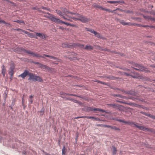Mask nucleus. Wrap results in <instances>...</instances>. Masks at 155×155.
Masks as SVG:
<instances>
[{"label":"nucleus","instance_id":"nucleus-1","mask_svg":"<svg viewBox=\"0 0 155 155\" xmlns=\"http://www.w3.org/2000/svg\"><path fill=\"white\" fill-rule=\"evenodd\" d=\"M132 66L131 68L139 71L144 72L145 73H149L150 71L147 67L144 66L143 64L136 63L133 61L130 62Z\"/></svg>","mask_w":155,"mask_h":155},{"label":"nucleus","instance_id":"nucleus-2","mask_svg":"<svg viewBox=\"0 0 155 155\" xmlns=\"http://www.w3.org/2000/svg\"><path fill=\"white\" fill-rule=\"evenodd\" d=\"M13 51L18 53H21V52H24L28 53L29 54L32 55L33 57H35L38 58H44L40 54L37 53H34L33 52H31L29 50H27L23 48L17 47L14 49Z\"/></svg>","mask_w":155,"mask_h":155},{"label":"nucleus","instance_id":"nucleus-3","mask_svg":"<svg viewBox=\"0 0 155 155\" xmlns=\"http://www.w3.org/2000/svg\"><path fill=\"white\" fill-rule=\"evenodd\" d=\"M126 124H127L128 125L131 126V127H135L138 128L139 130H141L143 131H147L152 132V129H149L143 126H139L137 124L138 123H134L133 121H126Z\"/></svg>","mask_w":155,"mask_h":155},{"label":"nucleus","instance_id":"nucleus-4","mask_svg":"<svg viewBox=\"0 0 155 155\" xmlns=\"http://www.w3.org/2000/svg\"><path fill=\"white\" fill-rule=\"evenodd\" d=\"M28 76L29 77L28 78V80L31 81L35 82L38 81L40 82H42L43 81V79L40 77L37 76L32 73L30 72Z\"/></svg>","mask_w":155,"mask_h":155},{"label":"nucleus","instance_id":"nucleus-5","mask_svg":"<svg viewBox=\"0 0 155 155\" xmlns=\"http://www.w3.org/2000/svg\"><path fill=\"white\" fill-rule=\"evenodd\" d=\"M85 30L87 31H90V32L93 33L96 37L99 38L103 40L105 39V38L104 37H103L102 35H100L99 33H98L97 32L95 31L93 29L87 28H85Z\"/></svg>","mask_w":155,"mask_h":155},{"label":"nucleus","instance_id":"nucleus-6","mask_svg":"<svg viewBox=\"0 0 155 155\" xmlns=\"http://www.w3.org/2000/svg\"><path fill=\"white\" fill-rule=\"evenodd\" d=\"M75 15H76V16L80 18V21L83 23H86L90 20L89 18H88L85 17L81 15L78 13H75Z\"/></svg>","mask_w":155,"mask_h":155},{"label":"nucleus","instance_id":"nucleus-7","mask_svg":"<svg viewBox=\"0 0 155 155\" xmlns=\"http://www.w3.org/2000/svg\"><path fill=\"white\" fill-rule=\"evenodd\" d=\"M67 48H72L73 47L76 46L79 47L81 48H84V45L83 44L76 43H67Z\"/></svg>","mask_w":155,"mask_h":155},{"label":"nucleus","instance_id":"nucleus-8","mask_svg":"<svg viewBox=\"0 0 155 155\" xmlns=\"http://www.w3.org/2000/svg\"><path fill=\"white\" fill-rule=\"evenodd\" d=\"M107 105L108 106L111 107L113 108L117 109L119 110H121V108L122 107V106L118 104H107Z\"/></svg>","mask_w":155,"mask_h":155},{"label":"nucleus","instance_id":"nucleus-9","mask_svg":"<svg viewBox=\"0 0 155 155\" xmlns=\"http://www.w3.org/2000/svg\"><path fill=\"white\" fill-rule=\"evenodd\" d=\"M46 14L49 16L47 17V18L50 19L51 21H53L56 23L58 20L57 19H58V18H56L55 16L54 15L52 14H51L49 12L46 13Z\"/></svg>","mask_w":155,"mask_h":155},{"label":"nucleus","instance_id":"nucleus-10","mask_svg":"<svg viewBox=\"0 0 155 155\" xmlns=\"http://www.w3.org/2000/svg\"><path fill=\"white\" fill-rule=\"evenodd\" d=\"M29 72H30L28 71L27 70H25L24 72L21 74L18 75V77H21L23 79L25 78L27 75H28V76Z\"/></svg>","mask_w":155,"mask_h":155},{"label":"nucleus","instance_id":"nucleus-11","mask_svg":"<svg viewBox=\"0 0 155 155\" xmlns=\"http://www.w3.org/2000/svg\"><path fill=\"white\" fill-rule=\"evenodd\" d=\"M119 22L123 25H135V23H132L130 22H126L124 20H119Z\"/></svg>","mask_w":155,"mask_h":155},{"label":"nucleus","instance_id":"nucleus-12","mask_svg":"<svg viewBox=\"0 0 155 155\" xmlns=\"http://www.w3.org/2000/svg\"><path fill=\"white\" fill-rule=\"evenodd\" d=\"M36 36H38L43 40H45L47 37V36H45V34L44 33H41L40 32H36Z\"/></svg>","mask_w":155,"mask_h":155},{"label":"nucleus","instance_id":"nucleus-13","mask_svg":"<svg viewBox=\"0 0 155 155\" xmlns=\"http://www.w3.org/2000/svg\"><path fill=\"white\" fill-rule=\"evenodd\" d=\"M23 32L28 35L31 38H35L38 39V38L37 37L36 35H35L33 33H30L26 31H23Z\"/></svg>","mask_w":155,"mask_h":155},{"label":"nucleus","instance_id":"nucleus-14","mask_svg":"<svg viewBox=\"0 0 155 155\" xmlns=\"http://www.w3.org/2000/svg\"><path fill=\"white\" fill-rule=\"evenodd\" d=\"M140 113L143 115H146V116H148L150 117L153 119H155V116L151 115L150 114L147 113L146 112H144L143 111H141Z\"/></svg>","mask_w":155,"mask_h":155},{"label":"nucleus","instance_id":"nucleus-15","mask_svg":"<svg viewBox=\"0 0 155 155\" xmlns=\"http://www.w3.org/2000/svg\"><path fill=\"white\" fill-rule=\"evenodd\" d=\"M15 68L14 64H12L10 66V71L8 72V74L13 73L14 74L15 72L14 71V69Z\"/></svg>","mask_w":155,"mask_h":155},{"label":"nucleus","instance_id":"nucleus-16","mask_svg":"<svg viewBox=\"0 0 155 155\" xmlns=\"http://www.w3.org/2000/svg\"><path fill=\"white\" fill-rule=\"evenodd\" d=\"M57 21L56 22V23L57 24H60V23H62L64 24H65L66 25H67V26H69L70 25V23H67L66 22H65V21H64L60 19H59V18L58 19H57Z\"/></svg>","mask_w":155,"mask_h":155},{"label":"nucleus","instance_id":"nucleus-17","mask_svg":"<svg viewBox=\"0 0 155 155\" xmlns=\"http://www.w3.org/2000/svg\"><path fill=\"white\" fill-rule=\"evenodd\" d=\"M1 68H2V74L3 77L5 76V75L6 73V68L5 66L4 65H3L1 66Z\"/></svg>","mask_w":155,"mask_h":155},{"label":"nucleus","instance_id":"nucleus-18","mask_svg":"<svg viewBox=\"0 0 155 155\" xmlns=\"http://www.w3.org/2000/svg\"><path fill=\"white\" fill-rule=\"evenodd\" d=\"M93 107L86 106L84 108V110L87 112L92 111Z\"/></svg>","mask_w":155,"mask_h":155},{"label":"nucleus","instance_id":"nucleus-19","mask_svg":"<svg viewBox=\"0 0 155 155\" xmlns=\"http://www.w3.org/2000/svg\"><path fill=\"white\" fill-rule=\"evenodd\" d=\"M61 10L63 11L62 12H64V15L65 14L66 12H67L72 15H75V13L69 12V11H68L66 8H61Z\"/></svg>","mask_w":155,"mask_h":155},{"label":"nucleus","instance_id":"nucleus-20","mask_svg":"<svg viewBox=\"0 0 155 155\" xmlns=\"http://www.w3.org/2000/svg\"><path fill=\"white\" fill-rule=\"evenodd\" d=\"M112 95L114 97H117L120 98H125L126 97L124 96H123L122 95L120 94H113Z\"/></svg>","mask_w":155,"mask_h":155},{"label":"nucleus","instance_id":"nucleus-21","mask_svg":"<svg viewBox=\"0 0 155 155\" xmlns=\"http://www.w3.org/2000/svg\"><path fill=\"white\" fill-rule=\"evenodd\" d=\"M84 48L87 50L91 51L93 49V47L91 45H86Z\"/></svg>","mask_w":155,"mask_h":155},{"label":"nucleus","instance_id":"nucleus-22","mask_svg":"<svg viewBox=\"0 0 155 155\" xmlns=\"http://www.w3.org/2000/svg\"><path fill=\"white\" fill-rule=\"evenodd\" d=\"M104 77L105 78H107V79H109L110 80H115L117 78L116 77L114 76H104Z\"/></svg>","mask_w":155,"mask_h":155},{"label":"nucleus","instance_id":"nucleus-23","mask_svg":"<svg viewBox=\"0 0 155 155\" xmlns=\"http://www.w3.org/2000/svg\"><path fill=\"white\" fill-rule=\"evenodd\" d=\"M120 11L122 12H124L126 13H130V14H133L134 12L132 11H130L129 10H124L122 9H120Z\"/></svg>","mask_w":155,"mask_h":155},{"label":"nucleus","instance_id":"nucleus-24","mask_svg":"<svg viewBox=\"0 0 155 155\" xmlns=\"http://www.w3.org/2000/svg\"><path fill=\"white\" fill-rule=\"evenodd\" d=\"M124 75H126L127 76H130L134 78H137L136 76H134V75H133L128 73L124 72Z\"/></svg>","mask_w":155,"mask_h":155},{"label":"nucleus","instance_id":"nucleus-25","mask_svg":"<svg viewBox=\"0 0 155 155\" xmlns=\"http://www.w3.org/2000/svg\"><path fill=\"white\" fill-rule=\"evenodd\" d=\"M56 12L58 14H59L60 16H63L64 15V12H62L60 10H56Z\"/></svg>","mask_w":155,"mask_h":155},{"label":"nucleus","instance_id":"nucleus-26","mask_svg":"<svg viewBox=\"0 0 155 155\" xmlns=\"http://www.w3.org/2000/svg\"><path fill=\"white\" fill-rule=\"evenodd\" d=\"M142 15L144 18L148 20H150L151 18V16L144 15Z\"/></svg>","mask_w":155,"mask_h":155},{"label":"nucleus","instance_id":"nucleus-27","mask_svg":"<svg viewBox=\"0 0 155 155\" xmlns=\"http://www.w3.org/2000/svg\"><path fill=\"white\" fill-rule=\"evenodd\" d=\"M60 97H62V98H64L66 100L71 101H72L73 99L70 97H64L62 96H61Z\"/></svg>","mask_w":155,"mask_h":155},{"label":"nucleus","instance_id":"nucleus-28","mask_svg":"<svg viewBox=\"0 0 155 155\" xmlns=\"http://www.w3.org/2000/svg\"><path fill=\"white\" fill-rule=\"evenodd\" d=\"M72 96H74V97H77L79 98H81L83 99H85V97L83 95H77L75 94H72Z\"/></svg>","mask_w":155,"mask_h":155},{"label":"nucleus","instance_id":"nucleus-29","mask_svg":"<svg viewBox=\"0 0 155 155\" xmlns=\"http://www.w3.org/2000/svg\"><path fill=\"white\" fill-rule=\"evenodd\" d=\"M42 68L44 69L47 71L50 70V68L49 66L44 64L43 65Z\"/></svg>","mask_w":155,"mask_h":155},{"label":"nucleus","instance_id":"nucleus-30","mask_svg":"<svg viewBox=\"0 0 155 155\" xmlns=\"http://www.w3.org/2000/svg\"><path fill=\"white\" fill-rule=\"evenodd\" d=\"M14 22H16L18 23H22L24 25H25V23L23 20H16L14 21Z\"/></svg>","mask_w":155,"mask_h":155},{"label":"nucleus","instance_id":"nucleus-31","mask_svg":"<svg viewBox=\"0 0 155 155\" xmlns=\"http://www.w3.org/2000/svg\"><path fill=\"white\" fill-rule=\"evenodd\" d=\"M112 147L113 149V151L112 152L113 154H116L117 151L116 148L114 146H112Z\"/></svg>","mask_w":155,"mask_h":155},{"label":"nucleus","instance_id":"nucleus-32","mask_svg":"<svg viewBox=\"0 0 155 155\" xmlns=\"http://www.w3.org/2000/svg\"><path fill=\"white\" fill-rule=\"evenodd\" d=\"M93 6L94 8H101V9H102V8H103V7H102V6L96 4H93Z\"/></svg>","mask_w":155,"mask_h":155},{"label":"nucleus","instance_id":"nucleus-33","mask_svg":"<svg viewBox=\"0 0 155 155\" xmlns=\"http://www.w3.org/2000/svg\"><path fill=\"white\" fill-rule=\"evenodd\" d=\"M111 128L115 130L120 131V129L119 128L115 126H111Z\"/></svg>","mask_w":155,"mask_h":155},{"label":"nucleus","instance_id":"nucleus-34","mask_svg":"<svg viewBox=\"0 0 155 155\" xmlns=\"http://www.w3.org/2000/svg\"><path fill=\"white\" fill-rule=\"evenodd\" d=\"M113 120H115L117 121H119V122L124 123L125 124L126 123V121L124 120H122L121 119H113Z\"/></svg>","mask_w":155,"mask_h":155},{"label":"nucleus","instance_id":"nucleus-35","mask_svg":"<svg viewBox=\"0 0 155 155\" xmlns=\"http://www.w3.org/2000/svg\"><path fill=\"white\" fill-rule=\"evenodd\" d=\"M96 49H97L100 50L101 51H106V49H103L102 48V47L99 46H96Z\"/></svg>","mask_w":155,"mask_h":155},{"label":"nucleus","instance_id":"nucleus-36","mask_svg":"<svg viewBox=\"0 0 155 155\" xmlns=\"http://www.w3.org/2000/svg\"><path fill=\"white\" fill-rule=\"evenodd\" d=\"M65 146L64 145L63 146V148L62 149V155H65Z\"/></svg>","mask_w":155,"mask_h":155},{"label":"nucleus","instance_id":"nucleus-37","mask_svg":"<svg viewBox=\"0 0 155 155\" xmlns=\"http://www.w3.org/2000/svg\"><path fill=\"white\" fill-rule=\"evenodd\" d=\"M118 3L120 4H124L125 2L122 0L116 1V3Z\"/></svg>","mask_w":155,"mask_h":155},{"label":"nucleus","instance_id":"nucleus-38","mask_svg":"<svg viewBox=\"0 0 155 155\" xmlns=\"http://www.w3.org/2000/svg\"><path fill=\"white\" fill-rule=\"evenodd\" d=\"M99 83L101 84L105 85H107L108 86H109L110 85V84L109 83L104 82H102L101 81H100Z\"/></svg>","mask_w":155,"mask_h":155},{"label":"nucleus","instance_id":"nucleus-39","mask_svg":"<svg viewBox=\"0 0 155 155\" xmlns=\"http://www.w3.org/2000/svg\"><path fill=\"white\" fill-rule=\"evenodd\" d=\"M100 108H94L93 107L92 111H94L95 113H96L97 111H99Z\"/></svg>","mask_w":155,"mask_h":155},{"label":"nucleus","instance_id":"nucleus-40","mask_svg":"<svg viewBox=\"0 0 155 155\" xmlns=\"http://www.w3.org/2000/svg\"><path fill=\"white\" fill-rule=\"evenodd\" d=\"M62 47L64 48H67V43H63L62 44Z\"/></svg>","mask_w":155,"mask_h":155},{"label":"nucleus","instance_id":"nucleus-41","mask_svg":"<svg viewBox=\"0 0 155 155\" xmlns=\"http://www.w3.org/2000/svg\"><path fill=\"white\" fill-rule=\"evenodd\" d=\"M41 8L44 10H47L48 11H50V8L46 7H44L43 6H42Z\"/></svg>","mask_w":155,"mask_h":155},{"label":"nucleus","instance_id":"nucleus-42","mask_svg":"<svg viewBox=\"0 0 155 155\" xmlns=\"http://www.w3.org/2000/svg\"><path fill=\"white\" fill-rule=\"evenodd\" d=\"M102 10H105L106 11H107L109 12H111V10H110V9L108 8H104L103 7V8H102Z\"/></svg>","mask_w":155,"mask_h":155},{"label":"nucleus","instance_id":"nucleus-43","mask_svg":"<svg viewBox=\"0 0 155 155\" xmlns=\"http://www.w3.org/2000/svg\"><path fill=\"white\" fill-rule=\"evenodd\" d=\"M117 10H119L120 11V9L119 8H117V9L114 10H111V13H114V14H116V11Z\"/></svg>","mask_w":155,"mask_h":155},{"label":"nucleus","instance_id":"nucleus-44","mask_svg":"<svg viewBox=\"0 0 155 155\" xmlns=\"http://www.w3.org/2000/svg\"><path fill=\"white\" fill-rule=\"evenodd\" d=\"M99 111H101L106 114L108 113V112L107 110H103L101 108H100Z\"/></svg>","mask_w":155,"mask_h":155},{"label":"nucleus","instance_id":"nucleus-45","mask_svg":"<svg viewBox=\"0 0 155 155\" xmlns=\"http://www.w3.org/2000/svg\"><path fill=\"white\" fill-rule=\"evenodd\" d=\"M60 94L61 95V96H62L64 97L66 95V93L63 92H60Z\"/></svg>","mask_w":155,"mask_h":155},{"label":"nucleus","instance_id":"nucleus-46","mask_svg":"<svg viewBox=\"0 0 155 155\" xmlns=\"http://www.w3.org/2000/svg\"><path fill=\"white\" fill-rule=\"evenodd\" d=\"M71 18L73 19V20H78V21H80V18H75V17H71Z\"/></svg>","mask_w":155,"mask_h":155},{"label":"nucleus","instance_id":"nucleus-47","mask_svg":"<svg viewBox=\"0 0 155 155\" xmlns=\"http://www.w3.org/2000/svg\"><path fill=\"white\" fill-rule=\"evenodd\" d=\"M103 127H107L108 128H111V126L106 125V124H104V125H103Z\"/></svg>","mask_w":155,"mask_h":155},{"label":"nucleus","instance_id":"nucleus-48","mask_svg":"<svg viewBox=\"0 0 155 155\" xmlns=\"http://www.w3.org/2000/svg\"><path fill=\"white\" fill-rule=\"evenodd\" d=\"M94 120H95V121H100V120H101V121H104V120H101L100 119L98 118V117H94V118L93 119Z\"/></svg>","mask_w":155,"mask_h":155},{"label":"nucleus","instance_id":"nucleus-49","mask_svg":"<svg viewBox=\"0 0 155 155\" xmlns=\"http://www.w3.org/2000/svg\"><path fill=\"white\" fill-rule=\"evenodd\" d=\"M107 2L108 3H109L110 4H115L116 3V1H107Z\"/></svg>","mask_w":155,"mask_h":155},{"label":"nucleus","instance_id":"nucleus-50","mask_svg":"<svg viewBox=\"0 0 155 155\" xmlns=\"http://www.w3.org/2000/svg\"><path fill=\"white\" fill-rule=\"evenodd\" d=\"M44 110H45V109H44V107L42 108L41 109L40 112H41V113H42V114H41V115H43V113H44Z\"/></svg>","mask_w":155,"mask_h":155},{"label":"nucleus","instance_id":"nucleus-51","mask_svg":"<svg viewBox=\"0 0 155 155\" xmlns=\"http://www.w3.org/2000/svg\"><path fill=\"white\" fill-rule=\"evenodd\" d=\"M135 26H138V27H142L143 25H141L140 24L135 23Z\"/></svg>","mask_w":155,"mask_h":155},{"label":"nucleus","instance_id":"nucleus-52","mask_svg":"<svg viewBox=\"0 0 155 155\" xmlns=\"http://www.w3.org/2000/svg\"><path fill=\"white\" fill-rule=\"evenodd\" d=\"M62 18L65 20H68V21H72V20H71V19H68L67 18H66L65 17H64V16H63L62 17Z\"/></svg>","mask_w":155,"mask_h":155},{"label":"nucleus","instance_id":"nucleus-53","mask_svg":"<svg viewBox=\"0 0 155 155\" xmlns=\"http://www.w3.org/2000/svg\"><path fill=\"white\" fill-rule=\"evenodd\" d=\"M4 24L5 25L7 26H9L10 27H11L12 26V25L11 24L9 23H7L6 22Z\"/></svg>","mask_w":155,"mask_h":155},{"label":"nucleus","instance_id":"nucleus-54","mask_svg":"<svg viewBox=\"0 0 155 155\" xmlns=\"http://www.w3.org/2000/svg\"><path fill=\"white\" fill-rule=\"evenodd\" d=\"M14 30H16L17 31H21L22 32H23V31H25L24 30H23L19 28H18L17 29H13Z\"/></svg>","mask_w":155,"mask_h":155},{"label":"nucleus","instance_id":"nucleus-55","mask_svg":"<svg viewBox=\"0 0 155 155\" xmlns=\"http://www.w3.org/2000/svg\"><path fill=\"white\" fill-rule=\"evenodd\" d=\"M52 59L54 60L55 61H58V58L54 56H53Z\"/></svg>","mask_w":155,"mask_h":155},{"label":"nucleus","instance_id":"nucleus-56","mask_svg":"<svg viewBox=\"0 0 155 155\" xmlns=\"http://www.w3.org/2000/svg\"><path fill=\"white\" fill-rule=\"evenodd\" d=\"M135 106L137 107H141L142 105L135 104Z\"/></svg>","mask_w":155,"mask_h":155},{"label":"nucleus","instance_id":"nucleus-57","mask_svg":"<svg viewBox=\"0 0 155 155\" xmlns=\"http://www.w3.org/2000/svg\"><path fill=\"white\" fill-rule=\"evenodd\" d=\"M136 99L138 100H139V101H142V102H143L144 101V100L143 98H142V99H140L139 98L136 97Z\"/></svg>","mask_w":155,"mask_h":155},{"label":"nucleus","instance_id":"nucleus-58","mask_svg":"<svg viewBox=\"0 0 155 155\" xmlns=\"http://www.w3.org/2000/svg\"><path fill=\"white\" fill-rule=\"evenodd\" d=\"M116 101L117 102H118V103H124V104H126V103L125 102H123L122 101H120L116 100Z\"/></svg>","mask_w":155,"mask_h":155},{"label":"nucleus","instance_id":"nucleus-59","mask_svg":"<svg viewBox=\"0 0 155 155\" xmlns=\"http://www.w3.org/2000/svg\"><path fill=\"white\" fill-rule=\"evenodd\" d=\"M94 118V117L92 116H87V119H93Z\"/></svg>","mask_w":155,"mask_h":155},{"label":"nucleus","instance_id":"nucleus-60","mask_svg":"<svg viewBox=\"0 0 155 155\" xmlns=\"http://www.w3.org/2000/svg\"><path fill=\"white\" fill-rule=\"evenodd\" d=\"M32 62L35 64H38V65H39V63H40L38 62H35L34 61H32Z\"/></svg>","mask_w":155,"mask_h":155},{"label":"nucleus","instance_id":"nucleus-61","mask_svg":"<svg viewBox=\"0 0 155 155\" xmlns=\"http://www.w3.org/2000/svg\"><path fill=\"white\" fill-rule=\"evenodd\" d=\"M37 10L38 11V12L39 13H41L42 11L40 9V8H38L37 9Z\"/></svg>","mask_w":155,"mask_h":155},{"label":"nucleus","instance_id":"nucleus-62","mask_svg":"<svg viewBox=\"0 0 155 155\" xmlns=\"http://www.w3.org/2000/svg\"><path fill=\"white\" fill-rule=\"evenodd\" d=\"M141 108H143V109H146V110H148L147 108V107H144L143 105H142V106H141Z\"/></svg>","mask_w":155,"mask_h":155},{"label":"nucleus","instance_id":"nucleus-63","mask_svg":"<svg viewBox=\"0 0 155 155\" xmlns=\"http://www.w3.org/2000/svg\"><path fill=\"white\" fill-rule=\"evenodd\" d=\"M38 8V7H37V6L33 7L32 8V9H33V10H37Z\"/></svg>","mask_w":155,"mask_h":155},{"label":"nucleus","instance_id":"nucleus-64","mask_svg":"<svg viewBox=\"0 0 155 155\" xmlns=\"http://www.w3.org/2000/svg\"><path fill=\"white\" fill-rule=\"evenodd\" d=\"M43 64H42L40 63H39V66L41 68H42V66L43 65Z\"/></svg>","mask_w":155,"mask_h":155}]
</instances>
